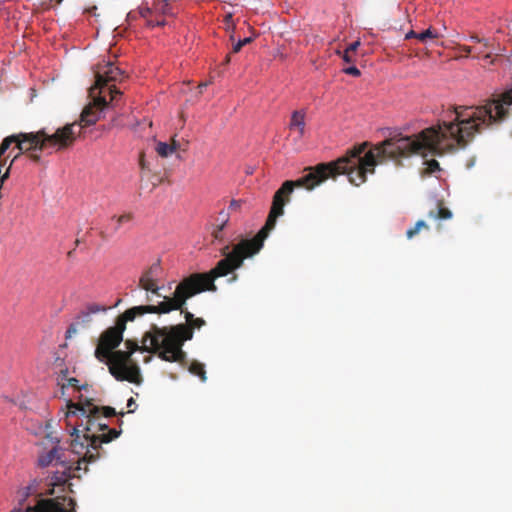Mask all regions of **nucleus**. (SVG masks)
Segmentation results:
<instances>
[{"mask_svg":"<svg viewBox=\"0 0 512 512\" xmlns=\"http://www.w3.org/2000/svg\"><path fill=\"white\" fill-rule=\"evenodd\" d=\"M367 145V142L356 145L337 160L308 167L305 169L307 173L299 179L285 181L273 196L272 206L265 225L252 239L241 240L231 251H229V245L223 247L222 254L225 255V258L221 259L213 269L206 273H193L185 277L176 286L174 296H164L163 301L176 299L180 286L186 283V288L182 290L181 295L193 294L185 298L184 303L176 310H180L184 314L185 324H191L196 317L184 308L186 301L204 291L215 292L217 290L214 283L216 278L228 275L239 268L244 259L252 257L261 250L264 240L269 232L274 229L277 218L283 215L284 206L289 202V196L295 188L312 190L327 179L336 178L342 174L348 176L351 184L359 186L366 182L368 174L375 172V167L378 164L390 159V138L375 145L369 151H366Z\"/></svg>","mask_w":512,"mask_h":512,"instance_id":"f257e3e1","label":"nucleus"},{"mask_svg":"<svg viewBox=\"0 0 512 512\" xmlns=\"http://www.w3.org/2000/svg\"><path fill=\"white\" fill-rule=\"evenodd\" d=\"M184 288H186V283L180 286L176 299L161 301L157 305H140L127 309L117 317L114 326L107 328L101 333L94 356L98 361L108 365L110 374L116 380L139 384L142 380L140 368L132 358V354L136 351L154 354V350L150 349L151 342L147 345L148 341H145V335L142 339V346H139L137 342L132 340H126V351L115 350L123 341V333L127 322L133 321L136 317L146 313L167 314L173 309L180 308L185 298L193 294L181 295Z\"/></svg>","mask_w":512,"mask_h":512,"instance_id":"f03ea898","label":"nucleus"},{"mask_svg":"<svg viewBox=\"0 0 512 512\" xmlns=\"http://www.w3.org/2000/svg\"><path fill=\"white\" fill-rule=\"evenodd\" d=\"M67 425L71 426L70 435L72 452L83 455L84 464L95 462L100 458V449L103 443L116 439L121 431L113 428L108 433H98L97 422L102 420L100 408L92 403V399L79 396L78 402H68L66 413Z\"/></svg>","mask_w":512,"mask_h":512,"instance_id":"7ed1b4c3","label":"nucleus"},{"mask_svg":"<svg viewBox=\"0 0 512 512\" xmlns=\"http://www.w3.org/2000/svg\"><path fill=\"white\" fill-rule=\"evenodd\" d=\"M206 324L203 318H195L191 324H177L158 327L152 324L145 332V341L151 342V348L161 360L187 365V354L183 350L186 341L193 338L194 329H201Z\"/></svg>","mask_w":512,"mask_h":512,"instance_id":"20e7f679","label":"nucleus"},{"mask_svg":"<svg viewBox=\"0 0 512 512\" xmlns=\"http://www.w3.org/2000/svg\"><path fill=\"white\" fill-rule=\"evenodd\" d=\"M95 78V84L89 90L93 103L83 109L79 122L72 123L77 125L75 128V131H79L77 137L81 134L84 127L94 125L99 120L101 112L108 107L109 103L115 101L116 97L122 94L111 83L122 81L125 78V74L124 71L113 63L99 64Z\"/></svg>","mask_w":512,"mask_h":512,"instance_id":"39448f33","label":"nucleus"},{"mask_svg":"<svg viewBox=\"0 0 512 512\" xmlns=\"http://www.w3.org/2000/svg\"><path fill=\"white\" fill-rule=\"evenodd\" d=\"M38 463L41 467L53 466L54 470L51 472V476L47 479V485L51 486V494L54 493L56 487L60 488V491H65V486L68 485L69 490L72 492L69 480L72 478L80 477L79 471H88L87 464L82 468L83 458H77L73 460H66L63 450L59 446H54L48 452L39 456Z\"/></svg>","mask_w":512,"mask_h":512,"instance_id":"423d86ee","label":"nucleus"},{"mask_svg":"<svg viewBox=\"0 0 512 512\" xmlns=\"http://www.w3.org/2000/svg\"><path fill=\"white\" fill-rule=\"evenodd\" d=\"M161 271L162 268L160 262L157 261L153 263L140 276L139 287L147 292H151L157 297H162L164 299V296L159 293L160 286L158 285Z\"/></svg>","mask_w":512,"mask_h":512,"instance_id":"0eeeda50","label":"nucleus"},{"mask_svg":"<svg viewBox=\"0 0 512 512\" xmlns=\"http://www.w3.org/2000/svg\"><path fill=\"white\" fill-rule=\"evenodd\" d=\"M70 509H66L62 502L58 498L53 499H41L37 502L34 507H28L26 512H76L75 511V500L69 498Z\"/></svg>","mask_w":512,"mask_h":512,"instance_id":"6e6552de","label":"nucleus"},{"mask_svg":"<svg viewBox=\"0 0 512 512\" xmlns=\"http://www.w3.org/2000/svg\"><path fill=\"white\" fill-rule=\"evenodd\" d=\"M288 128L292 132L298 134V139H301L306 130V112L304 110H295L291 114Z\"/></svg>","mask_w":512,"mask_h":512,"instance_id":"1a4fd4ad","label":"nucleus"},{"mask_svg":"<svg viewBox=\"0 0 512 512\" xmlns=\"http://www.w3.org/2000/svg\"><path fill=\"white\" fill-rule=\"evenodd\" d=\"M91 322V315L86 310L82 311L68 327L66 331V338H71L74 334L78 333L79 330L89 327Z\"/></svg>","mask_w":512,"mask_h":512,"instance_id":"9d476101","label":"nucleus"},{"mask_svg":"<svg viewBox=\"0 0 512 512\" xmlns=\"http://www.w3.org/2000/svg\"><path fill=\"white\" fill-rule=\"evenodd\" d=\"M58 384L61 385L62 390H64L67 387H73L77 391L86 390L88 388V385H79V380L71 377L68 378V370L63 369L60 371V374L58 376Z\"/></svg>","mask_w":512,"mask_h":512,"instance_id":"9b49d317","label":"nucleus"},{"mask_svg":"<svg viewBox=\"0 0 512 512\" xmlns=\"http://www.w3.org/2000/svg\"><path fill=\"white\" fill-rule=\"evenodd\" d=\"M140 15L146 20V25L148 27L154 28L156 26H164L166 25V21L164 18H160L157 16L152 9L146 7V8H140Z\"/></svg>","mask_w":512,"mask_h":512,"instance_id":"f8f14e48","label":"nucleus"},{"mask_svg":"<svg viewBox=\"0 0 512 512\" xmlns=\"http://www.w3.org/2000/svg\"><path fill=\"white\" fill-rule=\"evenodd\" d=\"M428 216L433 219L446 220L452 217V212L444 206L443 202H438L436 208L429 211Z\"/></svg>","mask_w":512,"mask_h":512,"instance_id":"ddd939ff","label":"nucleus"},{"mask_svg":"<svg viewBox=\"0 0 512 512\" xmlns=\"http://www.w3.org/2000/svg\"><path fill=\"white\" fill-rule=\"evenodd\" d=\"M151 9L160 18L166 15H173L168 0H155Z\"/></svg>","mask_w":512,"mask_h":512,"instance_id":"4468645a","label":"nucleus"},{"mask_svg":"<svg viewBox=\"0 0 512 512\" xmlns=\"http://www.w3.org/2000/svg\"><path fill=\"white\" fill-rule=\"evenodd\" d=\"M217 221L219 223L216 225V228L213 231V236L215 239L221 240L223 238L222 231L229 221V213L225 212V211H221L219 213V217H218Z\"/></svg>","mask_w":512,"mask_h":512,"instance_id":"2eb2a0df","label":"nucleus"},{"mask_svg":"<svg viewBox=\"0 0 512 512\" xmlns=\"http://www.w3.org/2000/svg\"><path fill=\"white\" fill-rule=\"evenodd\" d=\"M188 371L191 374L198 376L203 382H205L207 379L205 366L204 364L198 361H192L191 364L188 366Z\"/></svg>","mask_w":512,"mask_h":512,"instance_id":"dca6fc26","label":"nucleus"},{"mask_svg":"<svg viewBox=\"0 0 512 512\" xmlns=\"http://www.w3.org/2000/svg\"><path fill=\"white\" fill-rule=\"evenodd\" d=\"M133 219V215L131 213H125L120 216H113L111 218L112 222H115V225L113 227V231L117 232L123 225L131 222Z\"/></svg>","mask_w":512,"mask_h":512,"instance_id":"f3484780","label":"nucleus"},{"mask_svg":"<svg viewBox=\"0 0 512 512\" xmlns=\"http://www.w3.org/2000/svg\"><path fill=\"white\" fill-rule=\"evenodd\" d=\"M175 151H176V147L171 146L170 144H168L166 142H158L156 145V152L158 153L159 156L164 157V158L170 156Z\"/></svg>","mask_w":512,"mask_h":512,"instance_id":"a211bd4d","label":"nucleus"},{"mask_svg":"<svg viewBox=\"0 0 512 512\" xmlns=\"http://www.w3.org/2000/svg\"><path fill=\"white\" fill-rule=\"evenodd\" d=\"M424 164L425 168L421 172L422 176H430L435 172L440 171V165L435 159L426 161Z\"/></svg>","mask_w":512,"mask_h":512,"instance_id":"6ab92c4d","label":"nucleus"},{"mask_svg":"<svg viewBox=\"0 0 512 512\" xmlns=\"http://www.w3.org/2000/svg\"><path fill=\"white\" fill-rule=\"evenodd\" d=\"M421 229H429V226L423 220L417 221L414 227L407 230V232H406L407 238L408 239L413 238L415 235H417L420 232Z\"/></svg>","mask_w":512,"mask_h":512,"instance_id":"aec40b11","label":"nucleus"},{"mask_svg":"<svg viewBox=\"0 0 512 512\" xmlns=\"http://www.w3.org/2000/svg\"><path fill=\"white\" fill-rule=\"evenodd\" d=\"M438 36V33L434 29L428 28L427 30L418 33V40L420 42H426L428 39H435L438 38Z\"/></svg>","mask_w":512,"mask_h":512,"instance_id":"412c9836","label":"nucleus"},{"mask_svg":"<svg viewBox=\"0 0 512 512\" xmlns=\"http://www.w3.org/2000/svg\"><path fill=\"white\" fill-rule=\"evenodd\" d=\"M107 310V307L104 306V305H100V304H97V303H92V304H89L87 305L86 307V311L92 315V314H95V313H98V312H105Z\"/></svg>","mask_w":512,"mask_h":512,"instance_id":"4be33fe9","label":"nucleus"},{"mask_svg":"<svg viewBox=\"0 0 512 512\" xmlns=\"http://www.w3.org/2000/svg\"><path fill=\"white\" fill-rule=\"evenodd\" d=\"M99 408H100V415L102 418L103 417L108 418V417H112V416L116 415L115 409L110 406L99 407Z\"/></svg>","mask_w":512,"mask_h":512,"instance_id":"5701e85b","label":"nucleus"},{"mask_svg":"<svg viewBox=\"0 0 512 512\" xmlns=\"http://www.w3.org/2000/svg\"><path fill=\"white\" fill-rule=\"evenodd\" d=\"M343 72L354 77H358L361 74L360 70L356 66H350L348 68H345Z\"/></svg>","mask_w":512,"mask_h":512,"instance_id":"b1692460","label":"nucleus"},{"mask_svg":"<svg viewBox=\"0 0 512 512\" xmlns=\"http://www.w3.org/2000/svg\"><path fill=\"white\" fill-rule=\"evenodd\" d=\"M96 428L98 430V433H108L109 430H112L111 428H109L107 423L103 422V419L97 422Z\"/></svg>","mask_w":512,"mask_h":512,"instance_id":"393cba45","label":"nucleus"},{"mask_svg":"<svg viewBox=\"0 0 512 512\" xmlns=\"http://www.w3.org/2000/svg\"><path fill=\"white\" fill-rule=\"evenodd\" d=\"M360 45V42L359 41H355L353 43H351L347 48V52H350V53H353L357 50V48L359 47Z\"/></svg>","mask_w":512,"mask_h":512,"instance_id":"a878e982","label":"nucleus"},{"mask_svg":"<svg viewBox=\"0 0 512 512\" xmlns=\"http://www.w3.org/2000/svg\"><path fill=\"white\" fill-rule=\"evenodd\" d=\"M241 206V202L238 200H232L229 205V210L236 211Z\"/></svg>","mask_w":512,"mask_h":512,"instance_id":"bb28decb","label":"nucleus"},{"mask_svg":"<svg viewBox=\"0 0 512 512\" xmlns=\"http://www.w3.org/2000/svg\"><path fill=\"white\" fill-rule=\"evenodd\" d=\"M224 22L225 24H231L232 28L235 27L234 23H233V17L231 14H227L224 18Z\"/></svg>","mask_w":512,"mask_h":512,"instance_id":"cd10ccee","label":"nucleus"},{"mask_svg":"<svg viewBox=\"0 0 512 512\" xmlns=\"http://www.w3.org/2000/svg\"><path fill=\"white\" fill-rule=\"evenodd\" d=\"M471 39H472L473 41H475V42L483 43V45H484L485 47H488V40H487V39H480V38H478L477 36H473V37H471Z\"/></svg>","mask_w":512,"mask_h":512,"instance_id":"c85d7f7f","label":"nucleus"},{"mask_svg":"<svg viewBox=\"0 0 512 512\" xmlns=\"http://www.w3.org/2000/svg\"><path fill=\"white\" fill-rule=\"evenodd\" d=\"M411 38H415V39H418V33L411 30L409 31L406 35H405V39H411Z\"/></svg>","mask_w":512,"mask_h":512,"instance_id":"c756f323","label":"nucleus"},{"mask_svg":"<svg viewBox=\"0 0 512 512\" xmlns=\"http://www.w3.org/2000/svg\"><path fill=\"white\" fill-rule=\"evenodd\" d=\"M243 47V43H241L240 41H238L234 46H233V49H232V52L233 53H238Z\"/></svg>","mask_w":512,"mask_h":512,"instance_id":"7c9ffc66","label":"nucleus"},{"mask_svg":"<svg viewBox=\"0 0 512 512\" xmlns=\"http://www.w3.org/2000/svg\"><path fill=\"white\" fill-rule=\"evenodd\" d=\"M343 60H344L345 62H348V63L353 61V59H352V57H351V53H350V52H347V50H345V52H344V54H343Z\"/></svg>","mask_w":512,"mask_h":512,"instance_id":"2f4dec72","label":"nucleus"},{"mask_svg":"<svg viewBox=\"0 0 512 512\" xmlns=\"http://www.w3.org/2000/svg\"><path fill=\"white\" fill-rule=\"evenodd\" d=\"M139 165H140L141 169H143V170L147 168L143 154L140 155Z\"/></svg>","mask_w":512,"mask_h":512,"instance_id":"473e14b6","label":"nucleus"},{"mask_svg":"<svg viewBox=\"0 0 512 512\" xmlns=\"http://www.w3.org/2000/svg\"><path fill=\"white\" fill-rule=\"evenodd\" d=\"M30 494V487H26L22 492H21V497L22 499L21 500H24L26 497H28V495Z\"/></svg>","mask_w":512,"mask_h":512,"instance_id":"72a5a7b5","label":"nucleus"},{"mask_svg":"<svg viewBox=\"0 0 512 512\" xmlns=\"http://www.w3.org/2000/svg\"><path fill=\"white\" fill-rule=\"evenodd\" d=\"M30 158H31L33 161H35V162L40 161V155H39V154H37V153H31V154H30Z\"/></svg>","mask_w":512,"mask_h":512,"instance_id":"f704fd0d","label":"nucleus"},{"mask_svg":"<svg viewBox=\"0 0 512 512\" xmlns=\"http://www.w3.org/2000/svg\"><path fill=\"white\" fill-rule=\"evenodd\" d=\"M171 146H175L176 147V151L180 148V143L178 141H176L174 138L172 139V142L170 144Z\"/></svg>","mask_w":512,"mask_h":512,"instance_id":"c9c22d12","label":"nucleus"},{"mask_svg":"<svg viewBox=\"0 0 512 512\" xmlns=\"http://www.w3.org/2000/svg\"><path fill=\"white\" fill-rule=\"evenodd\" d=\"M241 43H243V46L250 43L252 41L251 37L244 38L243 40H239Z\"/></svg>","mask_w":512,"mask_h":512,"instance_id":"e433bc0d","label":"nucleus"},{"mask_svg":"<svg viewBox=\"0 0 512 512\" xmlns=\"http://www.w3.org/2000/svg\"><path fill=\"white\" fill-rule=\"evenodd\" d=\"M463 51L467 54H470L473 51V48L470 46H464Z\"/></svg>","mask_w":512,"mask_h":512,"instance_id":"4c0bfd02","label":"nucleus"},{"mask_svg":"<svg viewBox=\"0 0 512 512\" xmlns=\"http://www.w3.org/2000/svg\"><path fill=\"white\" fill-rule=\"evenodd\" d=\"M135 404V400L131 397L127 402V407L131 408Z\"/></svg>","mask_w":512,"mask_h":512,"instance_id":"58836bf2","label":"nucleus"},{"mask_svg":"<svg viewBox=\"0 0 512 512\" xmlns=\"http://www.w3.org/2000/svg\"><path fill=\"white\" fill-rule=\"evenodd\" d=\"M226 25V30L229 31V30H234V28H232L231 24H225Z\"/></svg>","mask_w":512,"mask_h":512,"instance_id":"ea45409f","label":"nucleus"},{"mask_svg":"<svg viewBox=\"0 0 512 512\" xmlns=\"http://www.w3.org/2000/svg\"><path fill=\"white\" fill-rule=\"evenodd\" d=\"M229 62H230V56H229V55H227V56H226V58H225L224 63H225V64H228Z\"/></svg>","mask_w":512,"mask_h":512,"instance_id":"a19ab883","label":"nucleus"},{"mask_svg":"<svg viewBox=\"0 0 512 512\" xmlns=\"http://www.w3.org/2000/svg\"><path fill=\"white\" fill-rule=\"evenodd\" d=\"M146 300H147L148 302H151V301H152V297H151L150 295H147V296H146Z\"/></svg>","mask_w":512,"mask_h":512,"instance_id":"79ce46f5","label":"nucleus"},{"mask_svg":"<svg viewBox=\"0 0 512 512\" xmlns=\"http://www.w3.org/2000/svg\"><path fill=\"white\" fill-rule=\"evenodd\" d=\"M151 359H152V357H151V356H147V357L145 358V360H144V361H145V362H149Z\"/></svg>","mask_w":512,"mask_h":512,"instance_id":"37998d69","label":"nucleus"},{"mask_svg":"<svg viewBox=\"0 0 512 512\" xmlns=\"http://www.w3.org/2000/svg\"><path fill=\"white\" fill-rule=\"evenodd\" d=\"M207 86V83H203V84H200L199 87L202 88V87H206Z\"/></svg>","mask_w":512,"mask_h":512,"instance_id":"c03bdc74","label":"nucleus"},{"mask_svg":"<svg viewBox=\"0 0 512 512\" xmlns=\"http://www.w3.org/2000/svg\"><path fill=\"white\" fill-rule=\"evenodd\" d=\"M20 153H22V152L19 150V153H17V155H15L14 159L18 158V156H20Z\"/></svg>","mask_w":512,"mask_h":512,"instance_id":"a18cd8bd","label":"nucleus"},{"mask_svg":"<svg viewBox=\"0 0 512 512\" xmlns=\"http://www.w3.org/2000/svg\"><path fill=\"white\" fill-rule=\"evenodd\" d=\"M20 153H22V152L19 150V153H17V155H15L14 159L18 158V156H20Z\"/></svg>","mask_w":512,"mask_h":512,"instance_id":"49530a36","label":"nucleus"}]
</instances>
